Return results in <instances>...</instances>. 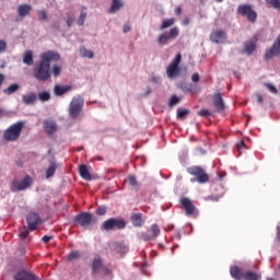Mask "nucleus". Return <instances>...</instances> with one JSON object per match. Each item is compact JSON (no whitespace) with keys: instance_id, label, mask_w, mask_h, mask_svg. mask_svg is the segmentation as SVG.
<instances>
[{"instance_id":"nucleus-31","label":"nucleus","mask_w":280,"mask_h":280,"mask_svg":"<svg viewBox=\"0 0 280 280\" xmlns=\"http://www.w3.org/2000/svg\"><path fill=\"white\" fill-rule=\"evenodd\" d=\"M150 232L153 240H156V237L161 235V229L159 228L158 224H152Z\"/></svg>"},{"instance_id":"nucleus-12","label":"nucleus","mask_w":280,"mask_h":280,"mask_svg":"<svg viewBox=\"0 0 280 280\" xmlns=\"http://www.w3.org/2000/svg\"><path fill=\"white\" fill-rule=\"evenodd\" d=\"M280 55V34L276 38L273 45L266 49L264 55V60H272V58H277Z\"/></svg>"},{"instance_id":"nucleus-40","label":"nucleus","mask_w":280,"mask_h":280,"mask_svg":"<svg viewBox=\"0 0 280 280\" xmlns=\"http://www.w3.org/2000/svg\"><path fill=\"white\" fill-rule=\"evenodd\" d=\"M80 54L83 58H93V51L88 50L84 47L80 48Z\"/></svg>"},{"instance_id":"nucleus-64","label":"nucleus","mask_w":280,"mask_h":280,"mask_svg":"<svg viewBox=\"0 0 280 280\" xmlns=\"http://www.w3.org/2000/svg\"><path fill=\"white\" fill-rule=\"evenodd\" d=\"M83 10H86V7H84Z\"/></svg>"},{"instance_id":"nucleus-45","label":"nucleus","mask_w":280,"mask_h":280,"mask_svg":"<svg viewBox=\"0 0 280 280\" xmlns=\"http://www.w3.org/2000/svg\"><path fill=\"white\" fill-rule=\"evenodd\" d=\"M199 117H211L212 113L209 109H200L198 112Z\"/></svg>"},{"instance_id":"nucleus-28","label":"nucleus","mask_w":280,"mask_h":280,"mask_svg":"<svg viewBox=\"0 0 280 280\" xmlns=\"http://www.w3.org/2000/svg\"><path fill=\"white\" fill-rule=\"evenodd\" d=\"M114 250L119 255H126V253H128V246H126L124 243H116Z\"/></svg>"},{"instance_id":"nucleus-13","label":"nucleus","mask_w":280,"mask_h":280,"mask_svg":"<svg viewBox=\"0 0 280 280\" xmlns=\"http://www.w3.org/2000/svg\"><path fill=\"white\" fill-rule=\"evenodd\" d=\"M26 222L28 224V231H36L38 225L43 223L40 217L36 212H30L26 218Z\"/></svg>"},{"instance_id":"nucleus-48","label":"nucleus","mask_w":280,"mask_h":280,"mask_svg":"<svg viewBox=\"0 0 280 280\" xmlns=\"http://www.w3.org/2000/svg\"><path fill=\"white\" fill-rule=\"evenodd\" d=\"M39 21H47V12L45 10L38 11Z\"/></svg>"},{"instance_id":"nucleus-49","label":"nucleus","mask_w":280,"mask_h":280,"mask_svg":"<svg viewBox=\"0 0 280 280\" xmlns=\"http://www.w3.org/2000/svg\"><path fill=\"white\" fill-rule=\"evenodd\" d=\"M179 102L180 98H178L177 96H173L168 102V106H176V104H178Z\"/></svg>"},{"instance_id":"nucleus-42","label":"nucleus","mask_w":280,"mask_h":280,"mask_svg":"<svg viewBox=\"0 0 280 280\" xmlns=\"http://www.w3.org/2000/svg\"><path fill=\"white\" fill-rule=\"evenodd\" d=\"M266 3L275 8V10H280V0H266Z\"/></svg>"},{"instance_id":"nucleus-63","label":"nucleus","mask_w":280,"mask_h":280,"mask_svg":"<svg viewBox=\"0 0 280 280\" xmlns=\"http://www.w3.org/2000/svg\"><path fill=\"white\" fill-rule=\"evenodd\" d=\"M217 1V3H222V1H224V0H215Z\"/></svg>"},{"instance_id":"nucleus-33","label":"nucleus","mask_w":280,"mask_h":280,"mask_svg":"<svg viewBox=\"0 0 280 280\" xmlns=\"http://www.w3.org/2000/svg\"><path fill=\"white\" fill-rule=\"evenodd\" d=\"M176 23V19L171 18L168 20H165L162 25L160 26V30H167V27H172Z\"/></svg>"},{"instance_id":"nucleus-10","label":"nucleus","mask_w":280,"mask_h":280,"mask_svg":"<svg viewBox=\"0 0 280 280\" xmlns=\"http://www.w3.org/2000/svg\"><path fill=\"white\" fill-rule=\"evenodd\" d=\"M178 34H180V30H178V27H173L170 30L168 34H161L158 37V43L159 45H167V43H170V40H175V38H178Z\"/></svg>"},{"instance_id":"nucleus-21","label":"nucleus","mask_w":280,"mask_h":280,"mask_svg":"<svg viewBox=\"0 0 280 280\" xmlns=\"http://www.w3.org/2000/svg\"><path fill=\"white\" fill-rule=\"evenodd\" d=\"M131 222L133 226L140 229V226H143V214L141 212L139 213H132L131 214Z\"/></svg>"},{"instance_id":"nucleus-62","label":"nucleus","mask_w":280,"mask_h":280,"mask_svg":"<svg viewBox=\"0 0 280 280\" xmlns=\"http://www.w3.org/2000/svg\"><path fill=\"white\" fill-rule=\"evenodd\" d=\"M82 150H84L83 147H80V148L78 149L79 152H82Z\"/></svg>"},{"instance_id":"nucleus-32","label":"nucleus","mask_w":280,"mask_h":280,"mask_svg":"<svg viewBox=\"0 0 280 280\" xmlns=\"http://www.w3.org/2000/svg\"><path fill=\"white\" fill-rule=\"evenodd\" d=\"M180 89L184 93H194V84L191 83L183 82Z\"/></svg>"},{"instance_id":"nucleus-3","label":"nucleus","mask_w":280,"mask_h":280,"mask_svg":"<svg viewBox=\"0 0 280 280\" xmlns=\"http://www.w3.org/2000/svg\"><path fill=\"white\" fill-rule=\"evenodd\" d=\"M84 108V98L82 96L72 97L69 104V117L71 119H78L82 115Z\"/></svg>"},{"instance_id":"nucleus-47","label":"nucleus","mask_w":280,"mask_h":280,"mask_svg":"<svg viewBox=\"0 0 280 280\" xmlns=\"http://www.w3.org/2000/svg\"><path fill=\"white\" fill-rule=\"evenodd\" d=\"M140 237H141V240H143V242H150V240H154V238L152 237V234H148V233H145V232H142V233L140 234Z\"/></svg>"},{"instance_id":"nucleus-4","label":"nucleus","mask_w":280,"mask_h":280,"mask_svg":"<svg viewBox=\"0 0 280 280\" xmlns=\"http://www.w3.org/2000/svg\"><path fill=\"white\" fill-rule=\"evenodd\" d=\"M102 231H121L126 229V221L124 219L109 218L101 225Z\"/></svg>"},{"instance_id":"nucleus-61","label":"nucleus","mask_w":280,"mask_h":280,"mask_svg":"<svg viewBox=\"0 0 280 280\" xmlns=\"http://www.w3.org/2000/svg\"><path fill=\"white\" fill-rule=\"evenodd\" d=\"M3 116V109L0 108V117Z\"/></svg>"},{"instance_id":"nucleus-58","label":"nucleus","mask_w":280,"mask_h":280,"mask_svg":"<svg viewBox=\"0 0 280 280\" xmlns=\"http://www.w3.org/2000/svg\"><path fill=\"white\" fill-rule=\"evenodd\" d=\"M4 80H5V75H3L2 73H0V89H1V86H2V84H3V82H4Z\"/></svg>"},{"instance_id":"nucleus-23","label":"nucleus","mask_w":280,"mask_h":280,"mask_svg":"<svg viewBox=\"0 0 280 280\" xmlns=\"http://www.w3.org/2000/svg\"><path fill=\"white\" fill-rule=\"evenodd\" d=\"M244 51L243 54H248V56H250L252 54H254L255 49H257V44L256 42H246L244 45Z\"/></svg>"},{"instance_id":"nucleus-43","label":"nucleus","mask_w":280,"mask_h":280,"mask_svg":"<svg viewBox=\"0 0 280 280\" xmlns=\"http://www.w3.org/2000/svg\"><path fill=\"white\" fill-rule=\"evenodd\" d=\"M264 85L266 86V89H268L270 93H273V95H277V93H279V90H277V88L271 83H264Z\"/></svg>"},{"instance_id":"nucleus-59","label":"nucleus","mask_w":280,"mask_h":280,"mask_svg":"<svg viewBox=\"0 0 280 280\" xmlns=\"http://www.w3.org/2000/svg\"><path fill=\"white\" fill-rule=\"evenodd\" d=\"M150 93H152V90L150 88H148L145 95H150Z\"/></svg>"},{"instance_id":"nucleus-26","label":"nucleus","mask_w":280,"mask_h":280,"mask_svg":"<svg viewBox=\"0 0 280 280\" xmlns=\"http://www.w3.org/2000/svg\"><path fill=\"white\" fill-rule=\"evenodd\" d=\"M37 98L38 96L36 95V93H30L22 96V102L24 104L30 105V104H34V102H36Z\"/></svg>"},{"instance_id":"nucleus-29","label":"nucleus","mask_w":280,"mask_h":280,"mask_svg":"<svg viewBox=\"0 0 280 280\" xmlns=\"http://www.w3.org/2000/svg\"><path fill=\"white\" fill-rule=\"evenodd\" d=\"M19 89H21V86L18 83H13L10 86H8L7 89L3 90V94L4 95H12L13 93H16V91H19Z\"/></svg>"},{"instance_id":"nucleus-7","label":"nucleus","mask_w":280,"mask_h":280,"mask_svg":"<svg viewBox=\"0 0 280 280\" xmlns=\"http://www.w3.org/2000/svg\"><path fill=\"white\" fill-rule=\"evenodd\" d=\"M179 205H180L182 209H184L185 214L188 218L198 215V208H196V205H194V201H191V199L184 197L179 200Z\"/></svg>"},{"instance_id":"nucleus-22","label":"nucleus","mask_w":280,"mask_h":280,"mask_svg":"<svg viewBox=\"0 0 280 280\" xmlns=\"http://www.w3.org/2000/svg\"><path fill=\"white\" fill-rule=\"evenodd\" d=\"M124 8V2L121 0H112V7L109 8V14H115Z\"/></svg>"},{"instance_id":"nucleus-18","label":"nucleus","mask_w":280,"mask_h":280,"mask_svg":"<svg viewBox=\"0 0 280 280\" xmlns=\"http://www.w3.org/2000/svg\"><path fill=\"white\" fill-rule=\"evenodd\" d=\"M30 12H32V4L24 3L18 7V14L22 19H25V16H30Z\"/></svg>"},{"instance_id":"nucleus-56","label":"nucleus","mask_w":280,"mask_h":280,"mask_svg":"<svg viewBox=\"0 0 280 280\" xmlns=\"http://www.w3.org/2000/svg\"><path fill=\"white\" fill-rule=\"evenodd\" d=\"M122 32H124L125 34H128V32H130V25L125 24L124 27H122Z\"/></svg>"},{"instance_id":"nucleus-24","label":"nucleus","mask_w":280,"mask_h":280,"mask_svg":"<svg viewBox=\"0 0 280 280\" xmlns=\"http://www.w3.org/2000/svg\"><path fill=\"white\" fill-rule=\"evenodd\" d=\"M23 62L24 65H27L28 67H32L34 65V54L32 50H26L23 55Z\"/></svg>"},{"instance_id":"nucleus-27","label":"nucleus","mask_w":280,"mask_h":280,"mask_svg":"<svg viewBox=\"0 0 280 280\" xmlns=\"http://www.w3.org/2000/svg\"><path fill=\"white\" fill-rule=\"evenodd\" d=\"M244 280H259L261 279V275L255 272V271H244V276H243Z\"/></svg>"},{"instance_id":"nucleus-52","label":"nucleus","mask_w":280,"mask_h":280,"mask_svg":"<svg viewBox=\"0 0 280 280\" xmlns=\"http://www.w3.org/2000/svg\"><path fill=\"white\" fill-rule=\"evenodd\" d=\"M236 148L238 152H242L246 148V142H244V140H241L238 143H236Z\"/></svg>"},{"instance_id":"nucleus-34","label":"nucleus","mask_w":280,"mask_h":280,"mask_svg":"<svg viewBox=\"0 0 280 280\" xmlns=\"http://www.w3.org/2000/svg\"><path fill=\"white\" fill-rule=\"evenodd\" d=\"M125 183H128L129 187H137L139 183L137 182V177L133 175H129L127 179H125Z\"/></svg>"},{"instance_id":"nucleus-50","label":"nucleus","mask_w":280,"mask_h":280,"mask_svg":"<svg viewBox=\"0 0 280 280\" xmlns=\"http://www.w3.org/2000/svg\"><path fill=\"white\" fill-rule=\"evenodd\" d=\"M67 26L71 27V25H73V15L71 13H67Z\"/></svg>"},{"instance_id":"nucleus-9","label":"nucleus","mask_w":280,"mask_h":280,"mask_svg":"<svg viewBox=\"0 0 280 280\" xmlns=\"http://www.w3.org/2000/svg\"><path fill=\"white\" fill-rule=\"evenodd\" d=\"M32 185V177L25 176L23 180L13 179L11 183V191H24Z\"/></svg>"},{"instance_id":"nucleus-17","label":"nucleus","mask_w":280,"mask_h":280,"mask_svg":"<svg viewBox=\"0 0 280 280\" xmlns=\"http://www.w3.org/2000/svg\"><path fill=\"white\" fill-rule=\"evenodd\" d=\"M14 280H38V279L36 278V275L26 270H21L14 276Z\"/></svg>"},{"instance_id":"nucleus-35","label":"nucleus","mask_w":280,"mask_h":280,"mask_svg":"<svg viewBox=\"0 0 280 280\" xmlns=\"http://www.w3.org/2000/svg\"><path fill=\"white\" fill-rule=\"evenodd\" d=\"M38 100L40 102H49L51 100V94L49 92H40L38 94Z\"/></svg>"},{"instance_id":"nucleus-41","label":"nucleus","mask_w":280,"mask_h":280,"mask_svg":"<svg viewBox=\"0 0 280 280\" xmlns=\"http://www.w3.org/2000/svg\"><path fill=\"white\" fill-rule=\"evenodd\" d=\"M30 236V230H27V228L23 226L20 229V237L21 240H27V237Z\"/></svg>"},{"instance_id":"nucleus-54","label":"nucleus","mask_w":280,"mask_h":280,"mask_svg":"<svg viewBox=\"0 0 280 280\" xmlns=\"http://www.w3.org/2000/svg\"><path fill=\"white\" fill-rule=\"evenodd\" d=\"M51 240H54V236H43L42 241L44 242V244H49V242H51Z\"/></svg>"},{"instance_id":"nucleus-25","label":"nucleus","mask_w":280,"mask_h":280,"mask_svg":"<svg viewBox=\"0 0 280 280\" xmlns=\"http://www.w3.org/2000/svg\"><path fill=\"white\" fill-rule=\"evenodd\" d=\"M54 91H55V95L60 97L61 95H65V93H69V91H71V86L55 85Z\"/></svg>"},{"instance_id":"nucleus-60","label":"nucleus","mask_w":280,"mask_h":280,"mask_svg":"<svg viewBox=\"0 0 280 280\" xmlns=\"http://www.w3.org/2000/svg\"><path fill=\"white\" fill-rule=\"evenodd\" d=\"M184 25H189V20H184Z\"/></svg>"},{"instance_id":"nucleus-1","label":"nucleus","mask_w":280,"mask_h":280,"mask_svg":"<svg viewBox=\"0 0 280 280\" xmlns=\"http://www.w3.org/2000/svg\"><path fill=\"white\" fill-rule=\"evenodd\" d=\"M60 54L54 50H48L39 56V62L34 66L33 77L38 82H47L51 79V62H58Z\"/></svg>"},{"instance_id":"nucleus-16","label":"nucleus","mask_w":280,"mask_h":280,"mask_svg":"<svg viewBox=\"0 0 280 280\" xmlns=\"http://www.w3.org/2000/svg\"><path fill=\"white\" fill-rule=\"evenodd\" d=\"M44 130L48 137H51V135H55L56 130H58V125L54 120H45Z\"/></svg>"},{"instance_id":"nucleus-14","label":"nucleus","mask_w":280,"mask_h":280,"mask_svg":"<svg viewBox=\"0 0 280 280\" xmlns=\"http://www.w3.org/2000/svg\"><path fill=\"white\" fill-rule=\"evenodd\" d=\"M212 100L217 113H222V110H224V100H222V94L220 92L214 93Z\"/></svg>"},{"instance_id":"nucleus-39","label":"nucleus","mask_w":280,"mask_h":280,"mask_svg":"<svg viewBox=\"0 0 280 280\" xmlns=\"http://www.w3.org/2000/svg\"><path fill=\"white\" fill-rule=\"evenodd\" d=\"M189 115L188 109L178 108L177 109V119H185Z\"/></svg>"},{"instance_id":"nucleus-38","label":"nucleus","mask_w":280,"mask_h":280,"mask_svg":"<svg viewBox=\"0 0 280 280\" xmlns=\"http://www.w3.org/2000/svg\"><path fill=\"white\" fill-rule=\"evenodd\" d=\"M50 73H52L54 78H59L60 73H62V67L55 65Z\"/></svg>"},{"instance_id":"nucleus-19","label":"nucleus","mask_w":280,"mask_h":280,"mask_svg":"<svg viewBox=\"0 0 280 280\" xmlns=\"http://www.w3.org/2000/svg\"><path fill=\"white\" fill-rule=\"evenodd\" d=\"M79 174L83 180H93V177L91 176V172H89V166L86 164H81L79 166Z\"/></svg>"},{"instance_id":"nucleus-53","label":"nucleus","mask_w":280,"mask_h":280,"mask_svg":"<svg viewBox=\"0 0 280 280\" xmlns=\"http://www.w3.org/2000/svg\"><path fill=\"white\" fill-rule=\"evenodd\" d=\"M191 81L195 82V83L200 82V74H198V72H195V73L191 75Z\"/></svg>"},{"instance_id":"nucleus-30","label":"nucleus","mask_w":280,"mask_h":280,"mask_svg":"<svg viewBox=\"0 0 280 280\" xmlns=\"http://www.w3.org/2000/svg\"><path fill=\"white\" fill-rule=\"evenodd\" d=\"M56 170H58V165L52 162L50 166L46 170V178H51V176L56 174Z\"/></svg>"},{"instance_id":"nucleus-5","label":"nucleus","mask_w":280,"mask_h":280,"mask_svg":"<svg viewBox=\"0 0 280 280\" xmlns=\"http://www.w3.org/2000/svg\"><path fill=\"white\" fill-rule=\"evenodd\" d=\"M188 174L190 176H194L199 183V185H205V183H209V174H207V171L200 166H190L187 168Z\"/></svg>"},{"instance_id":"nucleus-11","label":"nucleus","mask_w":280,"mask_h":280,"mask_svg":"<svg viewBox=\"0 0 280 280\" xmlns=\"http://www.w3.org/2000/svg\"><path fill=\"white\" fill-rule=\"evenodd\" d=\"M93 222V214L90 212H81L74 217L75 226H82L83 229L89 226Z\"/></svg>"},{"instance_id":"nucleus-46","label":"nucleus","mask_w":280,"mask_h":280,"mask_svg":"<svg viewBox=\"0 0 280 280\" xmlns=\"http://www.w3.org/2000/svg\"><path fill=\"white\" fill-rule=\"evenodd\" d=\"M96 215H106V206H100L96 211Z\"/></svg>"},{"instance_id":"nucleus-8","label":"nucleus","mask_w":280,"mask_h":280,"mask_svg":"<svg viewBox=\"0 0 280 280\" xmlns=\"http://www.w3.org/2000/svg\"><path fill=\"white\" fill-rule=\"evenodd\" d=\"M180 60H183V55L178 52L171 65L167 67L166 73L171 80L180 73V68L178 67V65H180Z\"/></svg>"},{"instance_id":"nucleus-55","label":"nucleus","mask_w":280,"mask_h":280,"mask_svg":"<svg viewBox=\"0 0 280 280\" xmlns=\"http://www.w3.org/2000/svg\"><path fill=\"white\" fill-rule=\"evenodd\" d=\"M256 101L258 104H264V96H261L259 93H256Z\"/></svg>"},{"instance_id":"nucleus-57","label":"nucleus","mask_w":280,"mask_h":280,"mask_svg":"<svg viewBox=\"0 0 280 280\" xmlns=\"http://www.w3.org/2000/svg\"><path fill=\"white\" fill-rule=\"evenodd\" d=\"M175 14H176L177 16H180V14H183V9H180V7H177V8L175 9Z\"/></svg>"},{"instance_id":"nucleus-15","label":"nucleus","mask_w":280,"mask_h":280,"mask_svg":"<svg viewBox=\"0 0 280 280\" xmlns=\"http://www.w3.org/2000/svg\"><path fill=\"white\" fill-rule=\"evenodd\" d=\"M210 40L211 43L220 44L226 40V33L222 30L214 31L210 35Z\"/></svg>"},{"instance_id":"nucleus-20","label":"nucleus","mask_w":280,"mask_h":280,"mask_svg":"<svg viewBox=\"0 0 280 280\" xmlns=\"http://www.w3.org/2000/svg\"><path fill=\"white\" fill-rule=\"evenodd\" d=\"M230 275H231L232 279H235V280L244 279V271H242L240 269V267H237V266H232L230 268Z\"/></svg>"},{"instance_id":"nucleus-36","label":"nucleus","mask_w":280,"mask_h":280,"mask_svg":"<svg viewBox=\"0 0 280 280\" xmlns=\"http://www.w3.org/2000/svg\"><path fill=\"white\" fill-rule=\"evenodd\" d=\"M102 268V259L95 258L92 262L93 272H97Z\"/></svg>"},{"instance_id":"nucleus-44","label":"nucleus","mask_w":280,"mask_h":280,"mask_svg":"<svg viewBox=\"0 0 280 280\" xmlns=\"http://www.w3.org/2000/svg\"><path fill=\"white\" fill-rule=\"evenodd\" d=\"M84 21H86V11H81V14L78 19V25H84Z\"/></svg>"},{"instance_id":"nucleus-2","label":"nucleus","mask_w":280,"mask_h":280,"mask_svg":"<svg viewBox=\"0 0 280 280\" xmlns=\"http://www.w3.org/2000/svg\"><path fill=\"white\" fill-rule=\"evenodd\" d=\"M25 126V122L18 121L13 125H11L9 128H7L3 132V139L4 141H19V138L21 137V132H23V128Z\"/></svg>"},{"instance_id":"nucleus-51","label":"nucleus","mask_w":280,"mask_h":280,"mask_svg":"<svg viewBox=\"0 0 280 280\" xmlns=\"http://www.w3.org/2000/svg\"><path fill=\"white\" fill-rule=\"evenodd\" d=\"M5 49H8V43H5L3 39H0V54H3Z\"/></svg>"},{"instance_id":"nucleus-6","label":"nucleus","mask_w":280,"mask_h":280,"mask_svg":"<svg viewBox=\"0 0 280 280\" xmlns=\"http://www.w3.org/2000/svg\"><path fill=\"white\" fill-rule=\"evenodd\" d=\"M237 14L246 16L249 23H255V21H257V12L253 10V5L250 4H240L237 8Z\"/></svg>"},{"instance_id":"nucleus-37","label":"nucleus","mask_w":280,"mask_h":280,"mask_svg":"<svg viewBox=\"0 0 280 280\" xmlns=\"http://www.w3.org/2000/svg\"><path fill=\"white\" fill-rule=\"evenodd\" d=\"M75 259H80V252L74 250L68 254L67 261H75Z\"/></svg>"}]
</instances>
